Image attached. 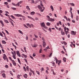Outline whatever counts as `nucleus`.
Listing matches in <instances>:
<instances>
[{
	"mask_svg": "<svg viewBox=\"0 0 79 79\" xmlns=\"http://www.w3.org/2000/svg\"><path fill=\"white\" fill-rule=\"evenodd\" d=\"M38 8H39V9L40 10H41V12H43V11H44V9H43L42 10V8L40 6V5H38Z\"/></svg>",
	"mask_w": 79,
	"mask_h": 79,
	"instance_id": "obj_1",
	"label": "nucleus"
},
{
	"mask_svg": "<svg viewBox=\"0 0 79 79\" xmlns=\"http://www.w3.org/2000/svg\"><path fill=\"white\" fill-rule=\"evenodd\" d=\"M15 16H18L19 17H23V16L21 14H15Z\"/></svg>",
	"mask_w": 79,
	"mask_h": 79,
	"instance_id": "obj_2",
	"label": "nucleus"
},
{
	"mask_svg": "<svg viewBox=\"0 0 79 79\" xmlns=\"http://www.w3.org/2000/svg\"><path fill=\"white\" fill-rule=\"evenodd\" d=\"M16 52L18 56H19V57H21V55H20V53H19V51H16Z\"/></svg>",
	"mask_w": 79,
	"mask_h": 79,
	"instance_id": "obj_3",
	"label": "nucleus"
},
{
	"mask_svg": "<svg viewBox=\"0 0 79 79\" xmlns=\"http://www.w3.org/2000/svg\"><path fill=\"white\" fill-rule=\"evenodd\" d=\"M71 34H72V35H75L76 34V32H74V31H72L71 32Z\"/></svg>",
	"mask_w": 79,
	"mask_h": 79,
	"instance_id": "obj_4",
	"label": "nucleus"
},
{
	"mask_svg": "<svg viewBox=\"0 0 79 79\" xmlns=\"http://www.w3.org/2000/svg\"><path fill=\"white\" fill-rule=\"evenodd\" d=\"M12 61L14 66H16V62H15V61H14V60H12Z\"/></svg>",
	"mask_w": 79,
	"mask_h": 79,
	"instance_id": "obj_5",
	"label": "nucleus"
},
{
	"mask_svg": "<svg viewBox=\"0 0 79 79\" xmlns=\"http://www.w3.org/2000/svg\"><path fill=\"white\" fill-rule=\"evenodd\" d=\"M40 24L41 27H44V26H45V23H40Z\"/></svg>",
	"mask_w": 79,
	"mask_h": 79,
	"instance_id": "obj_6",
	"label": "nucleus"
},
{
	"mask_svg": "<svg viewBox=\"0 0 79 79\" xmlns=\"http://www.w3.org/2000/svg\"><path fill=\"white\" fill-rule=\"evenodd\" d=\"M43 45L44 47H45V46H46V43H45V42H43Z\"/></svg>",
	"mask_w": 79,
	"mask_h": 79,
	"instance_id": "obj_7",
	"label": "nucleus"
},
{
	"mask_svg": "<svg viewBox=\"0 0 79 79\" xmlns=\"http://www.w3.org/2000/svg\"><path fill=\"white\" fill-rule=\"evenodd\" d=\"M27 18H29V19H32L33 21H34V19H33V18L31 17L28 16Z\"/></svg>",
	"mask_w": 79,
	"mask_h": 79,
	"instance_id": "obj_8",
	"label": "nucleus"
},
{
	"mask_svg": "<svg viewBox=\"0 0 79 79\" xmlns=\"http://www.w3.org/2000/svg\"><path fill=\"white\" fill-rule=\"evenodd\" d=\"M49 20L50 21H51L52 22V21H55V19H52V18L49 19Z\"/></svg>",
	"mask_w": 79,
	"mask_h": 79,
	"instance_id": "obj_9",
	"label": "nucleus"
},
{
	"mask_svg": "<svg viewBox=\"0 0 79 79\" xmlns=\"http://www.w3.org/2000/svg\"><path fill=\"white\" fill-rule=\"evenodd\" d=\"M30 71L31 72L33 73V75H35V73H34V72L32 70H31V69H30Z\"/></svg>",
	"mask_w": 79,
	"mask_h": 79,
	"instance_id": "obj_10",
	"label": "nucleus"
},
{
	"mask_svg": "<svg viewBox=\"0 0 79 79\" xmlns=\"http://www.w3.org/2000/svg\"><path fill=\"white\" fill-rule=\"evenodd\" d=\"M58 62H59L58 64V66H60V64H61V60H58Z\"/></svg>",
	"mask_w": 79,
	"mask_h": 79,
	"instance_id": "obj_11",
	"label": "nucleus"
},
{
	"mask_svg": "<svg viewBox=\"0 0 79 79\" xmlns=\"http://www.w3.org/2000/svg\"><path fill=\"white\" fill-rule=\"evenodd\" d=\"M26 8L27 10H31V9H30V8L28 6H26Z\"/></svg>",
	"mask_w": 79,
	"mask_h": 79,
	"instance_id": "obj_12",
	"label": "nucleus"
},
{
	"mask_svg": "<svg viewBox=\"0 0 79 79\" xmlns=\"http://www.w3.org/2000/svg\"><path fill=\"white\" fill-rule=\"evenodd\" d=\"M31 15H35V12L34 11L31 12Z\"/></svg>",
	"mask_w": 79,
	"mask_h": 79,
	"instance_id": "obj_13",
	"label": "nucleus"
},
{
	"mask_svg": "<svg viewBox=\"0 0 79 79\" xmlns=\"http://www.w3.org/2000/svg\"><path fill=\"white\" fill-rule=\"evenodd\" d=\"M23 77L26 79V78H27V74H25V75H23Z\"/></svg>",
	"mask_w": 79,
	"mask_h": 79,
	"instance_id": "obj_14",
	"label": "nucleus"
},
{
	"mask_svg": "<svg viewBox=\"0 0 79 79\" xmlns=\"http://www.w3.org/2000/svg\"><path fill=\"white\" fill-rule=\"evenodd\" d=\"M50 8L51 9H52V11H53L54 9H53V7L52 5L51 6Z\"/></svg>",
	"mask_w": 79,
	"mask_h": 79,
	"instance_id": "obj_15",
	"label": "nucleus"
},
{
	"mask_svg": "<svg viewBox=\"0 0 79 79\" xmlns=\"http://www.w3.org/2000/svg\"><path fill=\"white\" fill-rule=\"evenodd\" d=\"M4 22L5 23H9V22H8V21L7 20L4 19Z\"/></svg>",
	"mask_w": 79,
	"mask_h": 79,
	"instance_id": "obj_16",
	"label": "nucleus"
},
{
	"mask_svg": "<svg viewBox=\"0 0 79 79\" xmlns=\"http://www.w3.org/2000/svg\"><path fill=\"white\" fill-rule=\"evenodd\" d=\"M70 5H71L72 6H75V5L74 4V3H70Z\"/></svg>",
	"mask_w": 79,
	"mask_h": 79,
	"instance_id": "obj_17",
	"label": "nucleus"
},
{
	"mask_svg": "<svg viewBox=\"0 0 79 79\" xmlns=\"http://www.w3.org/2000/svg\"><path fill=\"white\" fill-rule=\"evenodd\" d=\"M2 43L3 44H6V42L4 40H2Z\"/></svg>",
	"mask_w": 79,
	"mask_h": 79,
	"instance_id": "obj_18",
	"label": "nucleus"
},
{
	"mask_svg": "<svg viewBox=\"0 0 79 79\" xmlns=\"http://www.w3.org/2000/svg\"><path fill=\"white\" fill-rule=\"evenodd\" d=\"M2 77H5V78L6 77V76L5 75V73H3L2 74Z\"/></svg>",
	"mask_w": 79,
	"mask_h": 79,
	"instance_id": "obj_19",
	"label": "nucleus"
},
{
	"mask_svg": "<svg viewBox=\"0 0 79 79\" xmlns=\"http://www.w3.org/2000/svg\"><path fill=\"white\" fill-rule=\"evenodd\" d=\"M11 17L13 19H16V18L15 17V16H13V15H10Z\"/></svg>",
	"mask_w": 79,
	"mask_h": 79,
	"instance_id": "obj_20",
	"label": "nucleus"
},
{
	"mask_svg": "<svg viewBox=\"0 0 79 79\" xmlns=\"http://www.w3.org/2000/svg\"><path fill=\"white\" fill-rule=\"evenodd\" d=\"M19 32L20 34H23V32H22V31H21V30H19Z\"/></svg>",
	"mask_w": 79,
	"mask_h": 79,
	"instance_id": "obj_21",
	"label": "nucleus"
},
{
	"mask_svg": "<svg viewBox=\"0 0 79 79\" xmlns=\"http://www.w3.org/2000/svg\"><path fill=\"white\" fill-rule=\"evenodd\" d=\"M20 2H18V3L16 4V6H18H18H19L20 5L19 3H20Z\"/></svg>",
	"mask_w": 79,
	"mask_h": 79,
	"instance_id": "obj_22",
	"label": "nucleus"
},
{
	"mask_svg": "<svg viewBox=\"0 0 79 79\" xmlns=\"http://www.w3.org/2000/svg\"><path fill=\"white\" fill-rule=\"evenodd\" d=\"M22 55L23 56H24V57L25 58H27V56L26 55L24 54H22Z\"/></svg>",
	"mask_w": 79,
	"mask_h": 79,
	"instance_id": "obj_23",
	"label": "nucleus"
},
{
	"mask_svg": "<svg viewBox=\"0 0 79 79\" xmlns=\"http://www.w3.org/2000/svg\"><path fill=\"white\" fill-rule=\"evenodd\" d=\"M47 26H50V23H49L48 22L47 23Z\"/></svg>",
	"mask_w": 79,
	"mask_h": 79,
	"instance_id": "obj_24",
	"label": "nucleus"
},
{
	"mask_svg": "<svg viewBox=\"0 0 79 79\" xmlns=\"http://www.w3.org/2000/svg\"><path fill=\"white\" fill-rule=\"evenodd\" d=\"M26 69L27 71H29V66H27L26 67Z\"/></svg>",
	"mask_w": 79,
	"mask_h": 79,
	"instance_id": "obj_25",
	"label": "nucleus"
},
{
	"mask_svg": "<svg viewBox=\"0 0 79 79\" xmlns=\"http://www.w3.org/2000/svg\"><path fill=\"white\" fill-rule=\"evenodd\" d=\"M0 35L1 36H2V37H3V34H2V33L1 32H0Z\"/></svg>",
	"mask_w": 79,
	"mask_h": 79,
	"instance_id": "obj_26",
	"label": "nucleus"
},
{
	"mask_svg": "<svg viewBox=\"0 0 79 79\" xmlns=\"http://www.w3.org/2000/svg\"><path fill=\"white\" fill-rule=\"evenodd\" d=\"M40 5L42 6V7H44V5H42V2H40Z\"/></svg>",
	"mask_w": 79,
	"mask_h": 79,
	"instance_id": "obj_27",
	"label": "nucleus"
},
{
	"mask_svg": "<svg viewBox=\"0 0 79 79\" xmlns=\"http://www.w3.org/2000/svg\"><path fill=\"white\" fill-rule=\"evenodd\" d=\"M65 34H66V35H68V34H68V33L69 32V31H65Z\"/></svg>",
	"mask_w": 79,
	"mask_h": 79,
	"instance_id": "obj_28",
	"label": "nucleus"
},
{
	"mask_svg": "<svg viewBox=\"0 0 79 79\" xmlns=\"http://www.w3.org/2000/svg\"><path fill=\"white\" fill-rule=\"evenodd\" d=\"M12 56L13 58H14V59H16V56H15V55H13Z\"/></svg>",
	"mask_w": 79,
	"mask_h": 79,
	"instance_id": "obj_29",
	"label": "nucleus"
},
{
	"mask_svg": "<svg viewBox=\"0 0 79 79\" xmlns=\"http://www.w3.org/2000/svg\"><path fill=\"white\" fill-rule=\"evenodd\" d=\"M76 19L77 21H78L79 19V17H78V16H76Z\"/></svg>",
	"mask_w": 79,
	"mask_h": 79,
	"instance_id": "obj_30",
	"label": "nucleus"
},
{
	"mask_svg": "<svg viewBox=\"0 0 79 79\" xmlns=\"http://www.w3.org/2000/svg\"><path fill=\"white\" fill-rule=\"evenodd\" d=\"M37 15H39V16H42V15H41V14H40L39 13H36Z\"/></svg>",
	"mask_w": 79,
	"mask_h": 79,
	"instance_id": "obj_31",
	"label": "nucleus"
},
{
	"mask_svg": "<svg viewBox=\"0 0 79 79\" xmlns=\"http://www.w3.org/2000/svg\"><path fill=\"white\" fill-rule=\"evenodd\" d=\"M12 10H16V8L14 7H12L11 8Z\"/></svg>",
	"mask_w": 79,
	"mask_h": 79,
	"instance_id": "obj_32",
	"label": "nucleus"
},
{
	"mask_svg": "<svg viewBox=\"0 0 79 79\" xmlns=\"http://www.w3.org/2000/svg\"><path fill=\"white\" fill-rule=\"evenodd\" d=\"M63 60V61H64V62H66V58H65V57L64 58Z\"/></svg>",
	"mask_w": 79,
	"mask_h": 79,
	"instance_id": "obj_33",
	"label": "nucleus"
},
{
	"mask_svg": "<svg viewBox=\"0 0 79 79\" xmlns=\"http://www.w3.org/2000/svg\"><path fill=\"white\" fill-rule=\"evenodd\" d=\"M23 69L25 71H26V67L25 66L23 67Z\"/></svg>",
	"mask_w": 79,
	"mask_h": 79,
	"instance_id": "obj_34",
	"label": "nucleus"
},
{
	"mask_svg": "<svg viewBox=\"0 0 79 79\" xmlns=\"http://www.w3.org/2000/svg\"><path fill=\"white\" fill-rule=\"evenodd\" d=\"M23 26H24V27H26V28H28V27H27V26H26V25H25V24H23Z\"/></svg>",
	"mask_w": 79,
	"mask_h": 79,
	"instance_id": "obj_35",
	"label": "nucleus"
},
{
	"mask_svg": "<svg viewBox=\"0 0 79 79\" xmlns=\"http://www.w3.org/2000/svg\"><path fill=\"white\" fill-rule=\"evenodd\" d=\"M20 77V75H18V76L17 77V79H19L20 78L19 77Z\"/></svg>",
	"mask_w": 79,
	"mask_h": 79,
	"instance_id": "obj_36",
	"label": "nucleus"
},
{
	"mask_svg": "<svg viewBox=\"0 0 79 79\" xmlns=\"http://www.w3.org/2000/svg\"><path fill=\"white\" fill-rule=\"evenodd\" d=\"M42 40H43V42H45V39H44V37H43L42 38Z\"/></svg>",
	"mask_w": 79,
	"mask_h": 79,
	"instance_id": "obj_37",
	"label": "nucleus"
},
{
	"mask_svg": "<svg viewBox=\"0 0 79 79\" xmlns=\"http://www.w3.org/2000/svg\"><path fill=\"white\" fill-rule=\"evenodd\" d=\"M18 62L19 63H21V62L20 61V60L19 58L18 59Z\"/></svg>",
	"mask_w": 79,
	"mask_h": 79,
	"instance_id": "obj_38",
	"label": "nucleus"
},
{
	"mask_svg": "<svg viewBox=\"0 0 79 79\" xmlns=\"http://www.w3.org/2000/svg\"><path fill=\"white\" fill-rule=\"evenodd\" d=\"M71 16L72 19L73 18V14H71Z\"/></svg>",
	"mask_w": 79,
	"mask_h": 79,
	"instance_id": "obj_39",
	"label": "nucleus"
},
{
	"mask_svg": "<svg viewBox=\"0 0 79 79\" xmlns=\"http://www.w3.org/2000/svg\"><path fill=\"white\" fill-rule=\"evenodd\" d=\"M5 67L6 68H8V66L7 65H6L5 66Z\"/></svg>",
	"mask_w": 79,
	"mask_h": 79,
	"instance_id": "obj_40",
	"label": "nucleus"
},
{
	"mask_svg": "<svg viewBox=\"0 0 79 79\" xmlns=\"http://www.w3.org/2000/svg\"><path fill=\"white\" fill-rule=\"evenodd\" d=\"M5 31H6V34H9V33L8 32V31H7V30H5Z\"/></svg>",
	"mask_w": 79,
	"mask_h": 79,
	"instance_id": "obj_41",
	"label": "nucleus"
},
{
	"mask_svg": "<svg viewBox=\"0 0 79 79\" xmlns=\"http://www.w3.org/2000/svg\"><path fill=\"white\" fill-rule=\"evenodd\" d=\"M61 34L62 35H63V30L62 29L61 30Z\"/></svg>",
	"mask_w": 79,
	"mask_h": 79,
	"instance_id": "obj_42",
	"label": "nucleus"
},
{
	"mask_svg": "<svg viewBox=\"0 0 79 79\" xmlns=\"http://www.w3.org/2000/svg\"><path fill=\"white\" fill-rule=\"evenodd\" d=\"M36 73L39 75H40V73H39V72L36 71Z\"/></svg>",
	"mask_w": 79,
	"mask_h": 79,
	"instance_id": "obj_43",
	"label": "nucleus"
},
{
	"mask_svg": "<svg viewBox=\"0 0 79 79\" xmlns=\"http://www.w3.org/2000/svg\"><path fill=\"white\" fill-rule=\"evenodd\" d=\"M2 33H3V34H4V36L5 37H5V33H4V32L3 31H2Z\"/></svg>",
	"mask_w": 79,
	"mask_h": 79,
	"instance_id": "obj_44",
	"label": "nucleus"
},
{
	"mask_svg": "<svg viewBox=\"0 0 79 79\" xmlns=\"http://www.w3.org/2000/svg\"><path fill=\"white\" fill-rule=\"evenodd\" d=\"M9 59H10V60L11 61H12V59H11V57H9Z\"/></svg>",
	"mask_w": 79,
	"mask_h": 79,
	"instance_id": "obj_45",
	"label": "nucleus"
},
{
	"mask_svg": "<svg viewBox=\"0 0 79 79\" xmlns=\"http://www.w3.org/2000/svg\"><path fill=\"white\" fill-rule=\"evenodd\" d=\"M0 47H1L2 48H3V46H2V45L0 43Z\"/></svg>",
	"mask_w": 79,
	"mask_h": 79,
	"instance_id": "obj_46",
	"label": "nucleus"
},
{
	"mask_svg": "<svg viewBox=\"0 0 79 79\" xmlns=\"http://www.w3.org/2000/svg\"><path fill=\"white\" fill-rule=\"evenodd\" d=\"M14 54L15 55H16V52H15V51H14Z\"/></svg>",
	"mask_w": 79,
	"mask_h": 79,
	"instance_id": "obj_47",
	"label": "nucleus"
},
{
	"mask_svg": "<svg viewBox=\"0 0 79 79\" xmlns=\"http://www.w3.org/2000/svg\"><path fill=\"white\" fill-rule=\"evenodd\" d=\"M33 47H37V44H34V46H33Z\"/></svg>",
	"mask_w": 79,
	"mask_h": 79,
	"instance_id": "obj_48",
	"label": "nucleus"
},
{
	"mask_svg": "<svg viewBox=\"0 0 79 79\" xmlns=\"http://www.w3.org/2000/svg\"><path fill=\"white\" fill-rule=\"evenodd\" d=\"M63 43H64V44H65V45H67V43L65 42H64Z\"/></svg>",
	"mask_w": 79,
	"mask_h": 79,
	"instance_id": "obj_49",
	"label": "nucleus"
},
{
	"mask_svg": "<svg viewBox=\"0 0 79 79\" xmlns=\"http://www.w3.org/2000/svg\"><path fill=\"white\" fill-rule=\"evenodd\" d=\"M49 31H50V32H52V30L51 29V28H49Z\"/></svg>",
	"mask_w": 79,
	"mask_h": 79,
	"instance_id": "obj_50",
	"label": "nucleus"
},
{
	"mask_svg": "<svg viewBox=\"0 0 79 79\" xmlns=\"http://www.w3.org/2000/svg\"><path fill=\"white\" fill-rule=\"evenodd\" d=\"M52 53H50V55H49V57H51V56H52Z\"/></svg>",
	"mask_w": 79,
	"mask_h": 79,
	"instance_id": "obj_51",
	"label": "nucleus"
},
{
	"mask_svg": "<svg viewBox=\"0 0 79 79\" xmlns=\"http://www.w3.org/2000/svg\"><path fill=\"white\" fill-rule=\"evenodd\" d=\"M7 57H3V59H4L5 60H6V58Z\"/></svg>",
	"mask_w": 79,
	"mask_h": 79,
	"instance_id": "obj_52",
	"label": "nucleus"
},
{
	"mask_svg": "<svg viewBox=\"0 0 79 79\" xmlns=\"http://www.w3.org/2000/svg\"><path fill=\"white\" fill-rule=\"evenodd\" d=\"M12 5H14V6H16V5L15 3H12Z\"/></svg>",
	"mask_w": 79,
	"mask_h": 79,
	"instance_id": "obj_53",
	"label": "nucleus"
},
{
	"mask_svg": "<svg viewBox=\"0 0 79 79\" xmlns=\"http://www.w3.org/2000/svg\"><path fill=\"white\" fill-rule=\"evenodd\" d=\"M7 2H11V0H8L7 1Z\"/></svg>",
	"mask_w": 79,
	"mask_h": 79,
	"instance_id": "obj_54",
	"label": "nucleus"
},
{
	"mask_svg": "<svg viewBox=\"0 0 79 79\" xmlns=\"http://www.w3.org/2000/svg\"><path fill=\"white\" fill-rule=\"evenodd\" d=\"M59 8L60 11H61V10H62V8H61V6H60Z\"/></svg>",
	"mask_w": 79,
	"mask_h": 79,
	"instance_id": "obj_55",
	"label": "nucleus"
},
{
	"mask_svg": "<svg viewBox=\"0 0 79 79\" xmlns=\"http://www.w3.org/2000/svg\"><path fill=\"white\" fill-rule=\"evenodd\" d=\"M64 29L65 31H66V27H64Z\"/></svg>",
	"mask_w": 79,
	"mask_h": 79,
	"instance_id": "obj_56",
	"label": "nucleus"
},
{
	"mask_svg": "<svg viewBox=\"0 0 79 79\" xmlns=\"http://www.w3.org/2000/svg\"><path fill=\"white\" fill-rule=\"evenodd\" d=\"M29 74L30 76H31V75H32V73L30 72L29 73Z\"/></svg>",
	"mask_w": 79,
	"mask_h": 79,
	"instance_id": "obj_57",
	"label": "nucleus"
},
{
	"mask_svg": "<svg viewBox=\"0 0 79 79\" xmlns=\"http://www.w3.org/2000/svg\"><path fill=\"white\" fill-rule=\"evenodd\" d=\"M3 13V11L2 10H0V13Z\"/></svg>",
	"mask_w": 79,
	"mask_h": 79,
	"instance_id": "obj_58",
	"label": "nucleus"
},
{
	"mask_svg": "<svg viewBox=\"0 0 79 79\" xmlns=\"http://www.w3.org/2000/svg\"><path fill=\"white\" fill-rule=\"evenodd\" d=\"M11 23V24L12 25V26H14V24H13V22H10Z\"/></svg>",
	"mask_w": 79,
	"mask_h": 79,
	"instance_id": "obj_59",
	"label": "nucleus"
},
{
	"mask_svg": "<svg viewBox=\"0 0 79 79\" xmlns=\"http://www.w3.org/2000/svg\"><path fill=\"white\" fill-rule=\"evenodd\" d=\"M24 60H25L26 63H27V60L24 59Z\"/></svg>",
	"mask_w": 79,
	"mask_h": 79,
	"instance_id": "obj_60",
	"label": "nucleus"
},
{
	"mask_svg": "<svg viewBox=\"0 0 79 79\" xmlns=\"http://www.w3.org/2000/svg\"><path fill=\"white\" fill-rule=\"evenodd\" d=\"M27 26H29V27L30 26V24H29V23H27Z\"/></svg>",
	"mask_w": 79,
	"mask_h": 79,
	"instance_id": "obj_61",
	"label": "nucleus"
},
{
	"mask_svg": "<svg viewBox=\"0 0 79 79\" xmlns=\"http://www.w3.org/2000/svg\"><path fill=\"white\" fill-rule=\"evenodd\" d=\"M72 22H73V23H75V20H72Z\"/></svg>",
	"mask_w": 79,
	"mask_h": 79,
	"instance_id": "obj_62",
	"label": "nucleus"
},
{
	"mask_svg": "<svg viewBox=\"0 0 79 79\" xmlns=\"http://www.w3.org/2000/svg\"><path fill=\"white\" fill-rule=\"evenodd\" d=\"M59 24H60V25H61V21H59Z\"/></svg>",
	"mask_w": 79,
	"mask_h": 79,
	"instance_id": "obj_63",
	"label": "nucleus"
},
{
	"mask_svg": "<svg viewBox=\"0 0 79 79\" xmlns=\"http://www.w3.org/2000/svg\"><path fill=\"white\" fill-rule=\"evenodd\" d=\"M8 3L6 2H4V4H5L6 5H7L8 4Z\"/></svg>",
	"mask_w": 79,
	"mask_h": 79,
	"instance_id": "obj_64",
	"label": "nucleus"
}]
</instances>
